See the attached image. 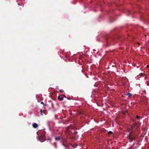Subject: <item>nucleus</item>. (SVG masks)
Here are the masks:
<instances>
[{
  "mask_svg": "<svg viewBox=\"0 0 149 149\" xmlns=\"http://www.w3.org/2000/svg\"><path fill=\"white\" fill-rule=\"evenodd\" d=\"M132 134L131 133H130L129 136H127L128 138L130 139L129 141L130 142H132L135 138L134 137L132 136Z\"/></svg>",
  "mask_w": 149,
  "mask_h": 149,
  "instance_id": "obj_1",
  "label": "nucleus"
},
{
  "mask_svg": "<svg viewBox=\"0 0 149 149\" xmlns=\"http://www.w3.org/2000/svg\"><path fill=\"white\" fill-rule=\"evenodd\" d=\"M33 127L34 128H36L38 127V125L36 123H34L33 124Z\"/></svg>",
  "mask_w": 149,
  "mask_h": 149,
  "instance_id": "obj_2",
  "label": "nucleus"
},
{
  "mask_svg": "<svg viewBox=\"0 0 149 149\" xmlns=\"http://www.w3.org/2000/svg\"><path fill=\"white\" fill-rule=\"evenodd\" d=\"M58 99L62 101L63 100V98L62 97H61L60 96H58Z\"/></svg>",
  "mask_w": 149,
  "mask_h": 149,
  "instance_id": "obj_3",
  "label": "nucleus"
},
{
  "mask_svg": "<svg viewBox=\"0 0 149 149\" xmlns=\"http://www.w3.org/2000/svg\"><path fill=\"white\" fill-rule=\"evenodd\" d=\"M126 95L130 97L132 95V94L130 93H128Z\"/></svg>",
  "mask_w": 149,
  "mask_h": 149,
  "instance_id": "obj_4",
  "label": "nucleus"
},
{
  "mask_svg": "<svg viewBox=\"0 0 149 149\" xmlns=\"http://www.w3.org/2000/svg\"><path fill=\"white\" fill-rule=\"evenodd\" d=\"M40 114L41 115H43V113H44V112L42 111V109H40Z\"/></svg>",
  "mask_w": 149,
  "mask_h": 149,
  "instance_id": "obj_5",
  "label": "nucleus"
},
{
  "mask_svg": "<svg viewBox=\"0 0 149 149\" xmlns=\"http://www.w3.org/2000/svg\"><path fill=\"white\" fill-rule=\"evenodd\" d=\"M56 140H58L60 139V137H57L55 138Z\"/></svg>",
  "mask_w": 149,
  "mask_h": 149,
  "instance_id": "obj_6",
  "label": "nucleus"
},
{
  "mask_svg": "<svg viewBox=\"0 0 149 149\" xmlns=\"http://www.w3.org/2000/svg\"><path fill=\"white\" fill-rule=\"evenodd\" d=\"M109 134H112V132L111 131H109Z\"/></svg>",
  "mask_w": 149,
  "mask_h": 149,
  "instance_id": "obj_7",
  "label": "nucleus"
},
{
  "mask_svg": "<svg viewBox=\"0 0 149 149\" xmlns=\"http://www.w3.org/2000/svg\"><path fill=\"white\" fill-rule=\"evenodd\" d=\"M140 118V116H136V118Z\"/></svg>",
  "mask_w": 149,
  "mask_h": 149,
  "instance_id": "obj_8",
  "label": "nucleus"
},
{
  "mask_svg": "<svg viewBox=\"0 0 149 149\" xmlns=\"http://www.w3.org/2000/svg\"><path fill=\"white\" fill-rule=\"evenodd\" d=\"M41 104H44V103L43 102H41Z\"/></svg>",
  "mask_w": 149,
  "mask_h": 149,
  "instance_id": "obj_9",
  "label": "nucleus"
},
{
  "mask_svg": "<svg viewBox=\"0 0 149 149\" xmlns=\"http://www.w3.org/2000/svg\"><path fill=\"white\" fill-rule=\"evenodd\" d=\"M60 92H63V90H60Z\"/></svg>",
  "mask_w": 149,
  "mask_h": 149,
  "instance_id": "obj_10",
  "label": "nucleus"
}]
</instances>
